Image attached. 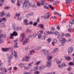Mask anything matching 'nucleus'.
I'll list each match as a JSON object with an SVG mask.
<instances>
[{
	"instance_id": "nucleus-1",
	"label": "nucleus",
	"mask_w": 74,
	"mask_h": 74,
	"mask_svg": "<svg viewBox=\"0 0 74 74\" xmlns=\"http://www.w3.org/2000/svg\"><path fill=\"white\" fill-rule=\"evenodd\" d=\"M28 3H29V1H24V3L23 4V10H26L27 9V4Z\"/></svg>"
},
{
	"instance_id": "nucleus-2",
	"label": "nucleus",
	"mask_w": 74,
	"mask_h": 74,
	"mask_svg": "<svg viewBox=\"0 0 74 74\" xmlns=\"http://www.w3.org/2000/svg\"><path fill=\"white\" fill-rule=\"evenodd\" d=\"M20 37H22V38L20 40V42H23V41L24 38H25V35L24 34L22 33L21 34Z\"/></svg>"
},
{
	"instance_id": "nucleus-3",
	"label": "nucleus",
	"mask_w": 74,
	"mask_h": 74,
	"mask_svg": "<svg viewBox=\"0 0 74 74\" xmlns=\"http://www.w3.org/2000/svg\"><path fill=\"white\" fill-rule=\"evenodd\" d=\"M59 41H60V42L61 41V42H62L61 45V46H63L64 45H63V44H64L66 43V39H65V38H63L62 39H59Z\"/></svg>"
},
{
	"instance_id": "nucleus-4",
	"label": "nucleus",
	"mask_w": 74,
	"mask_h": 74,
	"mask_svg": "<svg viewBox=\"0 0 74 74\" xmlns=\"http://www.w3.org/2000/svg\"><path fill=\"white\" fill-rule=\"evenodd\" d=\"M41 17H43V19H49L50 17V16H49V13H48L45 16H42Z\"/></svg>"
},
{
	"instance_id": "nucleus-5",
	"label": "nucleus",
	"mask_w": 74,
	"mask_h": 74,
	"mask_svg": "<svg viewBox=\"0 0 74 74\" xmlns=\"http://www.w3.org/2000/svg\"><path fill=\"white\" fill-rule=\"evenodd\" d=\"M11 52H12V55H13V54H14V56L15 58L16 59H17V58H18V56H17V53H16V52L12 50L11 51Z\"/></svg>"
},
{
	"instance_id": "nucleus-6",
	"label": "nucleus",
	"mask_w": 74,
	"mask_h": 74,
	"mask_svg": "<svg viewBox=\"0 0 74 74\" xmlns=\"http://www.w3.org/2000/svg\"><path fill=\"white\" fill-rule=\"evenodd\" d=\"M28 5L30 7H36V3L34 2H32V4L30 3H28Z\"/></svg>"
},
{
	"instance_id": "nucleus-7",
	"label": "nucleus",
	"mask_w": 74,
	"mask_h": 74,
	"mask_svg": "<svg viewBox=\"0 0 74 74\" xmlns=\"http://www.w3.org/2000/svg\"><path fill=\"white\" fill-rule=\"evenodd\" d=\"M73 48L72 47H69L68 49V53L69 55H70L72 52H73Z\"/></svg>"
},
{
	"instance_id": "nucleus-8",
	"label": "nucleus",
	"mask_w": 74,
	"mask_h": 74,
	"mask_svg": "<svg viewBox=\"0 0 74 74\" xmlns=\"http://www.w3.org/2000/svg\"><path fill=\"white\" fill-rule=\"evenodd\" d=\"M30 57L27 56L25 58H23L22 59V61H26V62H29V59H30Z\"/></svg>"
},
{
	"instance_id": "nucleus-9",
	"label": "nucleus",
	"mask_w": 74,
	"mask_h": 74,
	"mask_svg": "<svg viewBox=\"0 0 74 74\" xmlns=\"http://www.w3.org/2000/svg\"><path fill=\"white\" fill-rule=\"evenodd\" d=\"M0 37L1 38H5L6 37V35L5 34H1V32H0Z\"/></svg>"
},
{
	"instance_id": "nucleus-10",
	"label": "nucleus",
	"mask_w": 74,
	"mask_h": 74,
	"mask_svg": "<svg viewBox=\"0 0 74 74\" xmlns=\"http://www.w3.org/2000/svg\"><path fill=\"white\" fill-rule=\"evenodd\" d=\"M29 40V39L28 38H26V39L23 41V45H25V44H27V43L28 42V41Z\"/></svg>"
},
{
	"instance_id": "nucleus-11",
	"label": "nucleus",
	"mask_w": 74,
	"mask_h": 74,
	"mask_svg": "<svg viewBox=\"0 0 74 74\" xmlns=\"http://www.w3.org/2000/svg\"><path fill=\"white\" fill-rule=\"evenodd\" d=\"M39 27L42 29L43 30H45V28L44 25L42 24H40L39 25Z\"/></svg>"
},
{
	"instance_id": "nucleus-12",
	"label": "nucleus",
	"mask_w": 74,
	"mask_h": 74,
	"mask_svg": "<svg viewBox=\"0 0 74 74\" xmlns=\"http://www.w3.org/2000/svg\"><path fill=\"white\" fill-rule=\"evenodd\" d=\"M51 62L50 61V60H48L47 62V67H49L50 66H51Z\"/></svg>"
},
{
	"instance_id": "nucleus-13",
	"label": "nucleus",
	"mask_w": 74,
	"mask_h": 74,
	"mask_svg": "<svg viewBox=\"0 0 74 74\" xmlns=\"http://www.w3.org/2000/svg\"><path fill=\"white\" fill-rule=\"evenodd\" d=\"M59 67L63 68V67L66 66V64L64 63H63L62 64L58 65V66Z\"/></svg>"
},
{
	"instance_id": "nucleus-14",
	"label": "nucleus",
	"mask_w": 74,
	"mask_h": 74,
	"mask_svg": "<svg viewBox=\"0 0 74 74\" xmlns=\"http://www.w3.org/2000/svg\"><path fill=\"white\" fill-rule=\"evenodd\" d=\"M12 26L13 29H14V30H15V31H16L17 30V26L15 24H13L12 25Z\"/></svg>"
},
{
	"instance_id": "nucleus-15",
	"label": "nucleus",
	"mask_w": 74,
	"mask_h": 74,
	"mask_svg": "<svg viewBox=\"0 0 74 74\" xmlns=\"http://www.w3.org/2000/svg\"><path fill=\"white\" fill-rule=\"evenodd\" d=\"M24 23L25 25H28L29 23H28V20L27 19L24 20Z\"/></svg>"
},
{
	"instance_id": "nucleus-16",
	"label": "nucleus",
	"mask_w": 74,
	"mask_h": 74,
	"mask_svg": "<svg viewBox=\"0 0 74 74\" xmlns=\"http://www.w3.org/2000/svg\"><path fill=\"white\" fill-rule=\"evenodd\" d=\"M1 70L4 73H6L8 71L7 69L4 68H2L1 69Z\"/></svg>"
},
{
	"instance_id": "nucleus-17",
	"label": "nucleus",
	"mask_w": 74,
	"mask_h": 74,
	"mask_svg": "<svg viewBox=\"0 0 74 74\" xmlns=\"http://www.w3.org/2000/svg\"><path fill=\"white\" fill-rule=\"evenodd\" d=\"M65 58L68 61H70L71 60V58L70 57L66 56L65 57Z\"/></svg>"
},
{
	"instance_id": "nucleus-18",
	"label": "nucleus",
	"mask_w": 74,
	"mask_h": 74,
	"mask_svg": "<svg viewBox=\"0 0 74 74\" xmlns=\"http://www.w3.org/2000/svg\"><path fill=\"white\" fill-rule=\"evenodd\" d=\"M9 49L8 48H2V51L3 52H6L8 51Z\"/></svg>"
},
{
	"instance_id": "nucleus-19",
	"label": "nucleus",
	"mask_w": 74,
	"mask_h": 74,
	"mask_svg": "<svg viewBox=\"0 0 74 74\" xmlns=\"http://www.w3.org/2000/svg\"><path fill=\"white\" fill-rule=\"evenodd\" d=\"M73 0L74 1V0H66L65 3L66 4H67V3H71V2Z\"/></svg>"
},
{
	"instance_id": "nucleus-20",
	"label": "nucleus",
	"mask_w": 74,
	"mask_h": 74,
	"mask_svg": "<svg viewBox=\"0 0 74 74\" xmlns=\"http://www.w3.org/2000/svg\"><path fill=\"white\" fill-rule=\"evenodd\" d=\"M45 69V66L43 65L41 66L39 68V70H43V69Z\"/></svg>"
},
{
	"instance_id": "nucleus-21",
	"label": "nucleus",
	"mask_w": 74,
	"mask_h": 74,
	"mask_svg": "<svg viewBox=\"0 0 74 74\" xmlns=\"http://www.w3.org/2000/svg\"><path fill=\"white\" fill-rule=\"evenodd\" d=\"M26 32L27 33H32V31L29 28H28L26 30Z\"/></svg>"
},
{
	"instance_id": "nucleus-22",
	"label": "nucleus",
	"mask_w": 74,
	"mask_h": 74,
	"mask_svg": "<svg viewBox=\"0 0 74 74\" xmlns=\"http://www.w3.org/2000/svg\"><path fill=\"white\" fill-rule=\"evenodd\" d=\"M47 59L48 60H51L52 59V56H47Z\"/></svg>"
},
{
	"instance_id": "nucleus-23",
	"label": "nucleus",
	"mask_w": 74,
	"mask_h": 74,
	"mask_svg": "<svg viewBox=\"0 0 74 74\" xmlns=\"http://www.w3.org/2000/svg\"><path fill=\"white\" fill-rule=\"evenodd\" d=\"M42 1V5H45V0H41Z\"/></svg>"
},
{
	"instance_id": "nucleus-24",
	"label": "nucleus",
	"mask_w": 74,
	"mask_h": 74,
	"mask_svg": "<svg viewBox=\"0 0 74 74\" xmlns=\"http://www.w3.org/2000/svg\"><path fill=\"white\" fill-rule=\"evenodd\" d=\"M38 69V66H36L34 67V70L33 71H37Z\"/></svg>"
},
{
	"instance_id": "nucleus-25",
	"label": "nucleus",
	"mask_w": 74,
	"mask_h": 74,
	"mask_svg": "<svg viewBox=\"0 0 74 74\" xmlns=\"http://www.w3.org/2000/svg\"><path fill=\"white\" fill-rule=\"evenodd\" d=\"M22 27H17V30L16 31L18 30V31H19L21 30H22Z\"/></svg>"
},
{
	"instance_id": "nucleus-26",
	"label": "nucleus",
	"mask_w": 74,
	"mask_h": 74,
	"mask_svg": "<svg viewBox=\"0 0 74 74\" xmlns=\"http://www.w3.org/2000/svg\"><path fill=\"white\" fill-rule=\"evenodd\" d=\"M12 34L14 36H16L18 35V33L15 32H13Z\"/></svg>"
},
{
	"instance_id": "nucleus-27",
	"label": "nucleus",
	"mask_w": 74,
	"mask_h": 74,
	"mask_svg": "<svg viewBox=\"0 0 74 74\" xmlns=\"http://www.w3.org/2000/svg\"><path fill=\"white\" fill-rule=\"evenodd\" d=\"M69 66H73L74 64V62H70L68 63Z\"/></svg>"
},
{
	"instance_id": "nucleus-28",
	"label": "nucleus",
	"mask_w": 74,
	"mask_h": 74,
	"mask_svg": "<svg viewBox=\"0 0 74 74\" xmlns=\"http://www.w3.org/2000/svg\"><path fill=\"white\" fill-rule=\"evenodd\" d=\"M69 23H70V24L69 25V27H71V26H72V25H73L72 24H74V23L73 22H71V21H69Z\"/></svg>"
},
{
	"instance_id": "nucleus-29",
	"label": "nucleus",
	"mask_w": 74,
	"mask_h": 74,
	"mask_svg": "<svg viewBox=\"0 0 74 74\" xmlns=\"http://www.w3.org/2000/svg\"><path fill=\"white\" fill-rule=\"evenodd\" d=\"M49 54V53H48V51H46L44 52V55H46L48 56Z\"/></svg>"
},
{
	"instance_id": "nucleus-30",
	"label": "nucleus",
	"mask_w": 74,
	"mask_h": 74,
	"mask_svg": "<svg viewBox=\"0 0 74 74\" xmlns=\"http://www.w3.org/2000/svg\"><path fill=\"white\" fill-rule=\"evenodd\" d=\"M33 62H32V63L28 64V67L29 68V69H30V67H31V66H32V64H33Z\"/></svg>"
},
{
	"instance_id": "nucleus-31",
	"label": "nucleus",
	"mask_w": 74,
	"mask_h": 74,
	"mask_svg": "<svg viewBox=\"0 0 74 74\" xmlns=\"http://www.w3.org/2000/svg\"><path fill=\"white\" fill-rule=\"evenodd\" d=\"M19 66H20V67H21L22 68H23V67H24V65L22 63H21V64H19Z\"/></svg>"
},
{
	"instance_id": "nucleus-32",
	"label": "nucleus",
	"mask_w": 74,
	"mask_h": 74,
	"mask_svg": "<svg viewBox=\"0 0 74 74\" xmlns=\"http://www.w3.org/2000/svg\"><path fill=\"white\" fill-rule=\"evenodd\" d=\"M4 15V12H2L0 13V16L2 17V16H3Z\"/></svg>"
},
{
	"instance_id": "nucleus-33",
	"label": "nucleus",
	"mask_w": 74,
	"mask_h": 74,
	"mask_svg": "<svg viewBox=\"0 0 74 74\" xmlns=\"http://www.w3.org/2000/svg\"><path fill=\"white\" fill-rule=\"evenodd\" d=\"M58 49L57 48H55V49L54 50L53 52L54 53H55L57 52H58Z\"/></svg>"
},
{
	"instance_id": "nucleus-34",
	"label": "nucleus",
	"mask_w": 74,
	"mask_h": 74,
	"mask_svg": "<svg viewBox=\"0 0 74 74\" xmlns=\"http://www.w3.org/2000/svg\"><path fill=\"white\" fill-rule=\"evenodd\" d=\"M24 68L26 70H28L29 69V67H28V66H24Z\"/></svg>"
},
{
	"instance_id": "nucleus-35",
	"label": "nucleus",
	"mask_w": 74,
	"mask_h": 74,
	"mask_svg": "<svg viewBox=\"0 0 74 74\" xmlns=\"http://www.w3.org/2000/svg\"><path fill=\"white\" fill-rule=\"evenodd\" d=\"M67 70L68 71H71V67H69L67 69Z\"/></svg>"
},
{
	"instance_id": "nucleus-36",
	"label": "nucleus",
	"mask_w": 74,
	"mask_h": 74,
	"mask_svg": "<svg viewBox=\"0 0 74 74\" xmlns=\"http://www.w3.org/2000/svg\"><path fill=\"white\" fill-rule=\"evenodd\" d=\"M48 6L51 10H53V6H51L50 5H49Z\"/></svg>"
},
{
	"instance_id": "nucleus-37",
	"label": "nucleus",
	"mask_w": 74,
	"mask_h": 74,
	"mask_svg": "<svg viewBox=\"0 0 74 74\" xmlns=\"http://www.w3.org/2000/svg\"><path fill=\"white\" fill-rule=\"evenodd\" d=\"M8 58L9 59H11L13 58V57L12 55H10V56L8 57Z\"/></svg>"
},
{
	"instance_id": "nucleus-38",
	"label": "nucleus",
	"mask_w": 74,
	"mask_h": 74,
	"mask_svg": "<svg viewBox=\"0 0 74 74\" xmlns=\"http://www.w3.org/2000/svg\"><path fill=\"white\" fill-rule=\"evenodd\" d=\"M32 52L34 53V50H31L30 51V55H32Z\"/></svg>"
},
{
	"instance_id": "nucleus-39",
	"label": "nucleus",
	"mask_w": 74,
	"mask_h": 74,
	"mask_svg": "<svg viewBox=\"0 0 74 74\" xmlns=\"http://www.w3.org/2000/svg\"><path fill=\"white\" fill-rule=\"evenodd\" d=\"M21 14H20V13H16L15 14V15L16 16H17V17H18V16H20V15Z\"/></svg>"
},
{
	"instance_id": "nucleus-40",
	"label": "nucleus",
	"mask_w": 74,
	"mask_h": 74,
	"mask_svg": "<svg viewBox=\"0 0 74 74\" xmlns=\"http://www.w3.org/2000/svg\"><path fill=\"white\" fill-rule=\"evenodd\" d=\"M3 66V63L1 61H0V69H1V68Z\"/></svg>"
},
{
	"instance_id": "nucleus-41",
	"label": "nucleus",
	"mask_w": 74,
	"mask_h": 74,
	"mask_svg": "<svg viewBox=\"0 0 74 74\" xmlns=\"http://www.w3.org/2000/svg\"><path fill=\"white\" fill-rule=\"evenodd\" d=\"M49 31H46L44 32V33L45 34V35H48V34H49Z\"/></svg>"
},
{
	"instance_id": "nucleus-42",
	"label": "nucleus",
	"mask_w": 74,
	"mask_h": 74,
	"mask_svg": "<svg viewBox=\"0 0 74 74\" xmlns=\"http://www.w3.org/2000/svg\"><path fill=\"white\" fill-rule=\"evenodd\" d=\"M5 15H6V16H8V17H10V14H9V13H5Z\"/></svg>"
},
{
	"instance_id": "nucleus-43",
	"label": "nucleus",
	"mask_w": 74,
	"mask_h": 74,
	"mask_svg": "<svg viewBox=\"0 0 74 74\" xmlns=\"http://www.w3.org/2000/svg\"><path fill=\"white\" fill-rule=\"evenodd\" d=\"M37 25V22H35V23H34V24H33V25L34 26H36Z\"/></svg>"
},
{
	"instance_id": "nucleus-44",
	"label": "nucleus",
	"mask_w": 74,
	"mask_h": 74,
	"mask_svg": "<svg viewBox=\"0 0 74 74\" xmlns=\"http://www.w3.org/2000/svg\"><path fill=\"white\" fill-rule=\"evenodd\" d=\"M46 38V37L45 36L43 35L42 37V40H44Z\"/></svg>"
},
{
	"instance_id": "nucleus-45",
	"label": "nucleus",
	"mask_w": 74,
	"mask_h": 74,
	"mask_svg": "<svg viewBox=\"0 0 74 74\" xmlns=\"http://www.w3.org/2000/svg\"><path fill=\"white\" fill-rule=\"evenodd\" d=\"M65 36L66 37H70V34H66L65 35Z\"/></svg>"
},
{
	"instance_id": "nucleus-46",
	"label": "nucleus",
	"mask_w": 74,
	"mask_h": 74,
	"mask_svg": "<svg viewBox=\"0 0 74 74\" xmlns=\"http://www.w3.org/2000/svg\"><path fill=\"white\" fill-rule=\"evenodd\" d=\"M20 5L21 4H20V3H19V1H17V5L19 7V6H20Z\"/></svg>"
},
{
	"instance_id": "nucleus-47",
	"label": "nucleus",
	"mask_w": 74,
	"mask_h": 74,
	"mask_svg": "<svg viewBox=\"0 0 74 74\" xmlns=\"http://www.w3.org/2000/svg\"><path fill=\"white\" fill-rule=\"evenodd\" d=\"M13 36H14V35H13V34H11L10 35V38H12V39L14 38Z\"/></svg>"
},
{
	"instance_id": "nucleus-48",
	"label": "nucleus",
	"mask_w": 74,
	"mask_h": 74,
	"mask_svg": "<svg viewBox=\"0 0 74 74\" xmlns=\"http://www.w3.org/2000/svg\"><path fill=\"white\" fill-rule=\"evenodd\" d=\"M36 22L38 23V22H40V18H38L36 20Z\"/></svg>"
},
{
	"instance_id": "nucleus-49",
	"label": "nucleus",
	"mask_w": 74,
	"mask_h": 74,
	"mask_svg": "<svg viewBox=\"0 0 74 74\" xmlns=\"http://www.w3.org/2000/svg\"><path fill=\"white\" fill-rule=\"evenodd\" d=\"M52 33H53V34H55V36H57L58 35V32H52Z\"/></svg>"
},
{
	"instance_id": "nucleus-50",
	"label": "nucleus",
	"mask_w": 74,
	"mask_h": 74,
	"mask_svg": "<svg viewBox=\"0 0 74 74\" xmlns=\"http://www.w3.org/2000/svg\"><path fill=\"white\" fill-rule=\"evenodd\" d=\"M47 41H48L49 42H50L51 41V38H49L48 39Z\"/></svg>"
},
{
	"instance_id": "nucleus-51",
	"label": "nucleus",
	"mask_w": 74,
	"mask_h": 74,
	"mask_svg": "<svg viewBox=\"0 0 74 74\" xmlns=\"http://www.w3.org/2000/svg\"><path fill=\"white\" fill-rule=\"evenodd\" d=\"M41 48V47H38L36 48V50H39Z\"/></svg>"
},
{
	"instance_id": "nucleus-52",
	"label": "nucleus",
	"mask_w": 74,
	"mask_h": 74,
	"mask_svg": "<svg viewBox=\"0 0 74 74\" xmlns=\"http://www.w3.org/2000/svg\"><path fill=\"white\" fill-rule=\"evenodd\" d=\"M71 30H72V28H70L68 29V32H71Z\"/></svg>"
},
{
	"instance_id": "nucleus-53",
	"label": "nucleus",
	"mask_w": 74,
	"mask_h": 74,
	"mask_svg": "<svg viewBox=\"0 0 74 74\" xmlns=\"http://www.w3.org/2000/svg\"><path fill=\"white\" fill-rule=\"evenodd\" d=\"M40 73V72L38 71H36L34 72V74H38Z\"/></svg>"
},
{
	"instance_id": "nucleus-54",
	"label": "nucleus",
	"mask_w": 74,
	"mask_h": 74,
	"mask_svg": "<svg viewBox=\"0 0 74 74\" xmlns=\"http://www.w3.org/2000/svg\"><path fill=\"white\" fill-rule=\"evenodd\" d=\"M59 3V2L58 1H56L55 2V3H53V4L54 5H56V3Z\"/></svg>"
},
{
	"instance_id": "nucleus-55",
	"label": "nucleus",
	"mask_w": 74,
	"mask_h": 74,
	"mask_svg": "<svg viewBox=\"0 0 74 74\" xmlns=\"http://www.w3.org/2000/svg\"><path fill=\"white\" fill-rule=\"evenodd\" d=\"M55 74V72H51V73H47V74Z\"/></svg>"
},
{
	"instance_id": "nucleus-56",
	"label": "nucleus",
	"mask_w": 74,
	"mask_h": 74,
	"mask_svg": "<svg viewBox=\"0 0 74 74\" xmlns=\"http://www.w3.org/2000/svg\"><path fill=\"white\" fill-rule=\"evenodd\" d=\"M14 44H15V45H17V42H17V40H14Z\"/></svg>"
},
{
	"instance_id": "nucleus-57",
	"label": "nucleus",
	"mask_w": 74,
	"mask_h": 74,
	"mask_svg": "<svg viewBox=\"0 0 74 74\" xmlns=\"http://www.w3.org/2000/svg\"><path fill=\"white\" fill-rule=\"evenodd\" d=\"M11 2L12 3H15V1L14 0H11Z\"/></svg>"
},
{
	"instance_id": "nucleus-58",
	"label": "nucleus",
	"mask_w": 74,
	"mask_h": 74,
	"mask_svg": "<svg viewBox=\"0 0 74 74\" xmlns=\"http://www.w3.org/2000/svg\"><path fill=\"white\" fill-rule=\"evenodd\" d=\"M40 63V61H39L37 63H36L35 64H36V65H38Z\"/></svg>"
},
{
	"instance_id": "nucleus-59",
	"label": "nucleus",
	"mask_w": 74,
	"mask_h": 74,
	"mask_svg": "<svg viewBox=\"0 0 74 74\" xmlns=\"http://www.w3.org/2000/svg\"><path fill=\"white\" fill-rule=\"evenodd\" d=\"M53 42L55 43H57V40L56 39H54Z\"/></svg>"
},
{
	"instance_id": "nucleus-60",
	"label": "nucleus",
	"mask_w": 74,
	"mask_h": 74,
	"mask_svg": "<svg viewBox=\"0 0 74 74\" xmlns=\"http://www.w3.org/2000/svg\"><path fill=\"white\" fill-rule=\"evenodd\" d=\"M41 34H39L38 36V38L39 39L40 38H41Z\"/></svg>"
},
{
	"instance_id": "nucleus-61",
	"label": "nucleus",
	"mask_w": 74,
	"mask_h": 74,
	"mask_svg": "<svg viewBox=\"0 0 74 74\" xmlns=\"http://www.w3.org/2000/svg\"><path fill=\"white\" fill-rule=\"evenodd\" d=\"M37 4L38 6H40V5H41V4L40 3H39V2H38Z\"/></svg>"
},
{
	"instance_id": "nucleus-62",
	"label": "nucleus",
	"mask_w": 74,
	"mask_h": 74,
	"mask_svg": "<svg viewBox=\"0 0 74 74\" xmlns=\"http://www.w3.org/2000/svg\"><path fill=\"white\" fill-rule=\"evenodd\" d=\"M1 37H0V44H1L2 42H3V40H1Z\"/></svg>"
},
{
	"instance_id": "nucleus-63",
	"label": "nucleus",
	"mask_w": 74,
	"mask_h": 74,
	"mask_svg": "<svg viewBox=\"0 0 74 74\" xmlns=\"http://www.w3.org/2000/svg\"><path fill=\"white\" fill-rule=\"evenodd\" d=\"M60 62H61V61H57V62H56V63L57 64H59L60 63Z\"/></svg>"
},
{
	"instance_id": "nucleus-64",
	"label": "nucleus",
	"mask_w": 74,
	"mask_h": 74,
	"mask_svg": "<svg viewBox=\"0 0 74 74\" xmlns=\"http://www.w3.org/2000/svg\"><path fill=\"white\" fill-rule=\"evenodd\" d=\"M51 29L52 30L51 31H52V32H53L54 30H55V28L53 27H52Z\"/></svg>"
}]
</instances>
